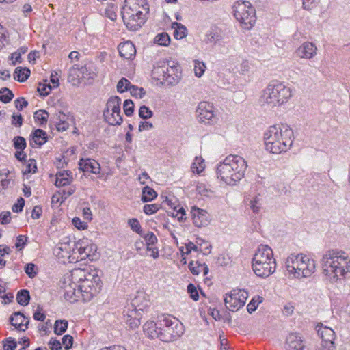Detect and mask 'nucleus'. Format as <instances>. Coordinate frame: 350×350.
I'll use <instances>...</instances> for the list:
<instances>
[{
	"instance_id": "obj_1",
	"label": "nucleus",
	"mask_w": 350,
	"mask_h": 350,
	"mask_svg": "<svg viewBox=\"0 0 350 350\" xmlns=\"http://www.w3.org/2000/svg\"><path fill=\"white\" fill-rule=\"evenodd\" d=\"M323 273L331 282H337L350 272V258L342 251L329 250L321 259Z\"/></svg>"
},
{
	"instance_id": "obj_2",
	"label": "nucleus",
	"mask_w": 350,
	"mask_h": 350,
	"mask_svg": "<svg viewBox=\"0 0 350 350\" xmlns=\"http://www.w3.org/2000/svg\"><path fill=\"white\" fill-rule=\"evenodd\" d=\"M293 131L286 124L269 126L264 133L265 148L273 154L286 152L293 142Z\"/></svg>"
},
{
	"instance_id": "obj_3",
	"label": "nucleus",
	"mask_w": 350,
	"mask_h": 350,
	"mask_svg": "<svg viewBox=\"0 0 350 350\" xmlns=\"http://www.w3.org/2000/svg\"><path fill=\"white\" fill-rule=\"evenodd\" d=\"M247 163L238 155H230L217 168V178L229 185H234L244 176Z\"/></svg>"
},
{
	"instance_id": "obj_4",
	"label": "nucleus",
	"mask_w": 350,
	"mask_h": 350,
	"mask_svg": "<svg viewBox=\"0 0 350 350\" xmlns=\"http://www.w3.org/2000/svg\"><path fill=\"white\" fill-rule=\"evenodd\" d=\"M293 96L292 89L279 81H271L261 92L259 102L262 106L279 107Z\"/></svg>"
},
{
	"instance_id": "obj_5",
	"label": "nucleus",
	"mask_w": 350,
	"mask_h": 350,
	"mask_svg": "<svg viewBox=\"0 0 350 350\" xmlns=\"http://www.w3.org/2000/svg\"><path fill=\"white\" fill-rule=\"evenodd\" d=\"M149 8L146 0H125L122 18L127 29L138 30L146 21V14Z\"/></svg>"
},
{
	"instance_id": "obj_6",
	"label": "nucleus",
	"mask_w": 350,
	"mask_h": 350,
	"mask_svg": "<svg viewBox=\"0 0 350 350\" xmlns=\"http://www.w3.org/2000/svg\"><path fill=\"white\" fill-rule=\"evenodd\" d=\"M70 276L79 283L77 293L84 301H90L101 289V280L96 271L90 272L76 269L71 272Z\"/></svg>"
},
{
	"instance_id": "obj_7",
	"label": "nucleus",
	"mask_w": 350,
	"mask_h": 350,
	"mask_svg": "<svg viewBox=\"0 0 350 350\" xmlns=\"http://www.w3.org/2000/svg\"><path fill=\"white\" fill-rule=\"evenodd\" d=\"M286 275L291 278H304L311 276L315 271L313 259L303 254H291L285 260Z\"/></svg>"
},
{
	"instance_id": "obj_8",
	"label": "nucleus",
	"mask_w": 350,
	"mask_h": 350,
	"mask_svg": "<svg viewBox=\"0 0 350 350\" xmlns=\"http://www.w3.org/2000/svg\"><path fill=\"white\" fill-rule=\"evenodd\" d=\"M252 269L260 278H267L276 269V260L272 249L267 245L258 246L252 258Z\"/></svg>"
},
{
	"instance_id": "obj_9",
	"label": "nucleus",
	"mask_w": 350,
	"mask_h": 350,
	"mask_svg": "<svg viewBox=\"0 0 350 350\" xmlns=\"http://www.w3.org/2000/svg\"><path fill=\"white\" fill-rule=\"evenodd\" d=\"M159 339L165 342L176 340L184 333V327L178 319L170 315H161L158 320Z\"/></svg>"
},
{
	"instance_id": "obj_10",
	"label": "nucleus",
	"mask_w": 350,
	"mask_h": 350,
	"mask_svg": "<svg viewBox=\"0 0 350 350\" xmlns=\"http://www.w3.org/2000/svg\"><path fill=\"white\" fill-rule=\"evenodd\" d=\"M235 18L245 29H250L256 23L255 9L248 1L237 2L232 7Z\"/></svg>"
},
{
	"instance_id": "obj_11",
	"label": "nucleus",
	"mask_w": 350,
	"mask_h": 350,
	"mask_svg": "<svg viewBox=\"0 0 350 350\" xmlns=\"http://www.w3.org/2000/svg\"><path fill=\"white\" fill-rule=\"evenodd\" d=\"M97 247L87 239H80L74 243L73 252L77 251L81 255V259L89 258L94 260Z\"/></svg>"
},
{
	"instance_id": "obj_12",
	"label": "nucleus",
	"mask_w": 350,
	"mask_h": 350,
	"mask_svg": "<svg viewBox=\"0 0 350 350\" xmlns=\"http://www.w3.org/2000/svg\"><path fill=\"white\" fill-rule=\"evenodd\" d=\"M196 113L198 121L205 124L212 122L215 117L213 107L207 102H200L197 107Z\"/></svg>"
},
{
	"instance_id": "obj_13",
	"label": "nucleus",
	"mask_w": 350,
	"mask_h": 350,
	"mask_svg": "<svg viewBox=\"0 0 350 350\" xmlns=\"http://www.w3.org/2000/svg\"><path fill=\"white\" fill-rule=\"evenodd\" d=\"M75 280H72L71 276L64 278L62 288L64 289V298L70 302H74L77 300L81 294L77 293L78 284Z\"/></svg>"
},
{
	"instance_id": "obj_14",
	"label": "nucleus",
	"mask_w": 350,
	"mask_h": 350,
	"mask_svg": "<svg viewBox=\"0 0 350 350\" xmlns=\"http://www.w3.org/2000/svg\"><path fill=\"white\" fill-rule=\"evenodd\" d=\"M168 72L166 77V83L175 85L181 79V67L178 64L167 62Z\"/></svg>"
},
{
	"instance_id": "obj_15",
	"label": "nucleus",
	"mask_w": 350,
	"mask_h": 350,
	"mask_svg": "<svg viewBox=\"0 0 350 350\" xmlns=\"http://www.w3.org/2000/svg\"><path fill=\"white\" fill-rule=\"evenodd\" d=\"M317 51L314 44L305 42L296 50V54L300 58L310 59L317 55Z\"/></svg>"
},
{
	"instance_id": "obj_16",
	"label": "nucleus",
	"mask_w": 350,
	"mask_h": 350,
	"mask_svg": "<svg viewBox=\"0 0 350 350\" xmlns=\"http://www.w3.org/2000/svg\"><path fill=\"white\" fill-rule=\"evenodd\" d=\"M167 72V62H158L152 70V77L154 80L160 81L161 83L165 84Z\"/></svg>"
},
{
	"instance_id": "obj_17",
	"label": "nucleus",
	"mask_w": 350,
	"mask_h": 350,
	"mask_svg": "<svg viewBox=\"0 0 350 350\" xmlns=\"http://www.w3.org/2000/svg\"><path fill=\"white\" fill-rule=\"evenodd\" d=\"M287 350H307L299 334L291 333L286 338Z\"/></svg>"
},
{
	"instance_id": "obj_18",
	"label": "nucleus",
	"mask_w": 350,
	"mask_h": 350,
	"mask_svg": "<svg viewBox=\"0 0 350 350\" xmlns=\"http://www.w3.org/2000/svg\"><path fill=\"white\" fill-rule=\"evenodd\" d=\"M10 322L16 329L25 332L28 328L29 321L21 312H16L10 317Z\"/></svg>"
},
{
	"instance_id": "obj_19",
	"label": "nucleus",
	"mask_w": 350,
	"mask_h": 350,
	"mask_svg": "<svg viewBox=\"0 0 350 350\" xmlns=\"http://www.w3.org/2000/svg\"><path fill=\"white\" fill-rule=\"evenodd\" d=\"M193 221L196 227L201 228L208 224V213L200 208H194L192 210Z\"/></svg>"
},
{
	"instance_id": "obj_20",
	"label": "nucleus",
	"mask_w": 350,
	"mask_h": 350,
	"mask_svg": "<svg viewBox=\"0 0 350 350\" xmlns=\"http://www.w3.org/2000/svg\"><path fill=\"white\" fill-rule=\"evenodd\" d=\"M79 169L83 172H91L95 174L100 173L99 163L94 159H81L79 162Z\"/></svg>"
},
{
	"instance_id": "obj_21",
	"label": "nucleus",
	"mask_w": 350,
	"mask_h": 350,
	"mask_svg": "<svg viewBox=\"0 0 350 350\" xmlns=\"http://www.w3.org/2000/svg\"><path fill=\"white\" fill-rule=\"evenodd\" d=\"M118 51L120 55L126 59H132L136 54L135 47L131 41L120 44Z\"/></svg>"
},
{
	"instance_id": "obj_22",
	"label": "nucleus",
	"mask_w": 350,
	"mask_h": 350,
	"mask_svg": "<svg viewBox=\"0 0 350 350\" xmlns=\"http://www.w3.org/2000/svg\"><path fill=\"white\" fill-rule=\"evenodd\" d=\"M317 332L322 338L323 342L325 345L334 346V341L335 340V332L334 331L328 327L321 326Z\"/></svg>"
},
{
	"instance_id": "obj_23",
	"label": "nucleus",
	"mask_w": 350,
	"mask_h": 350,
	"mask_svg": "<svg viewBox=\"0 0 350 350\" xmlns=\"http://www.w3.org/2000/svg\"><path fill=\"white\" fill-rule=\"evenodd\" d=\"M224 302L226 307L230 311H237L241 308L234 290L226 295Z\"/></svg>"
},
{
	"instance_id": "obj_24",
	"label": "nucleus",
	"mask_w": 350,
	"mask_h": 350,
	"mask_svg": "<svg viewBox=\"0 0 350 350\" xmlns=\"http://www.w3.org/2000/svg\"><path fill=\"white\" fill-rule=\"evenodd\" d=\"M73 247L70 246V243L64 242L59 243L54 249V253L61 258H70V252Z\"/></svg>"
},
{
	"instance_id": "obj_25",
	"label": "nucleus",
	"mask_w": 350,
	"mask_h": 350,
	"mask_svg": "<svg viewBox=\"0 0 350 350\" xmlns=\"http://www.w3.org/2000/svg\"><path fill=\"white\" fill-rule=\"evenodd\" d=\"M103 117L105 120L110 125H120L122 122V118L118 113H113L109 110L103 111Z\"/></svg>"
},
{
	"instance_id": "obj_26",
	"label": "nucleus",
	"mask_w": 350,
	"mask_h": 350,
	"mask_svg": "<svg viewBox=\"0 0 350 350\" xmlns=\"http://www.w3.org/2000/svg\"><path fill=\"white\" fill-rule=\"evenodd\" d=\"M144 331L147 336L151 338H159V329L158 328V321H147L144 325Z\"/></svg>"
},
{
	"instance_id": "obj_27",
	"label": "nucleus",
	"mask_w": 350,
	"mask_h": 350,
	"mask_svg": "<svg viewBox=\"0 0 350 350\" xmlns=\"http://www.w3.org/2000/svg\"><path fill=\"white\" fill-rule=\"evenodd\" d=\"M120 105L121 99L117 96H111L108 99L104 110H109L111 112L120 114Z\"/></svg>"
},
{
	"instance_id": "obj_28",
	"label": "nucleus",
	"mask_w": 350,
	"mask_h": 350,
	"mask_svg": "<svg viewBox=\"0 0 350 350\" xmlns=\"http://www.w3.org/2000/svg\"><path fill=\"white\" fill-rule=\"evenodd\" d=\"M32 140L38 146L43 145L47 141V133L42 129H36L31 135Z\"/></svg>"
},
{
	"instance_id": "obj_29",
	"label": "nucleus",
	"mask_w": 350,
	"mask_h": 350,
	"mask_svg": "<svg viewBox=\"0 0 350 350\" xmlns=\"http://www.w3.org/2000/svg\"><path fill=\"white\" fill-rule=\"evenodd\" d=\"M250 209L254 213H259L262 208V198L260 194L256 195L249 203Z\"/></svg>"
},
{
	"instance_id": "obj_30",
	"label": "nucleus",
	"mask_w": 350,
	"mask_h": 350,
	"mask_svg": "<svg viewBox=\"0 0 350 350\" xmlns=\"http://www.w3.org/2000/svg\"><path fill=\"white\" fill-rule=\"evenodd\" d=\"M71 173L66 172V174L64 173H59L57 174V178L55 180V186L64 187L70 184L72 180V177L70 175Z\"/></svg>"
},
{
	"instance_id": "obj_31",
	"label": "nucleus",
	"mask_w": 350,
	"mask_h": 350,
	"mask_svg": "<svg viewBox=\"0 0 350 350\" xmlns=\"http://www.w3.org/2000/svg\"><path fill=\"white\" fill-rule=\"evenodd\" d=\"M30 72V70L26 67H17L15 69L14 79L19 82H24L29 77Z\"/></svg>"
},
{
	"instance_id": "obj_32",
	"label": "nucleus",
	"mask_w": 350,
	"mask_h": 350,
	"mask_svg": "<svg viewBox=\"0 0 350 350\" xmlns=\"http://www.w3.org/2000/svg\"><path fill=\"white\" fill-rule=\"evenodd\" d=\"M157 196V192L151 187L146 186L142 189V201L148 202L153 200Z\"/></svg>"
},
{
	"instance_id": "obj_33",
	"label": "nucleus",
	"mask_w": 350,
	"mask_h": 350,
	"mask_svg": "<svg viewBox=\"0 0 350 350\" xmlns=\"http://www.w3.org/2000/svg\"><path fill=\"white\" fill-rule=\"evenodd\" d=\"M66 115L61 112L57 114L55 125L59 131H64L68 129L69 124L66 121Z\"/></svg>"
},
{
	"instance_id": "obj_34",
	"label": "nucleus",
	"mask_w": 350,
	"mask_h": 350,
	"mask_svg": "<svg viewBox=\"0 0 350 350\" xmlns=\"http://www.w3.org/2000/svg\"><path fill=\"white\" fill-rule=\"evenodd\" d=\"M172 27L175 29L174 31V36L176 39H182L187 36V29L181 23H178L176 22L173 23L172 25Z\"/></svg>"
},
{
	"instance_id": "obj_35",
	"label": "nucleus",
	"mask_w": 350,
	"mask_h": 350,
	"mask_svg": "<svg viewBox=\"0 0 350 350\" xmlns=\"http://www.w3.org/2000/svg\"><path fill=\"white\" fill-rule=\"evenodd\" d=\"M205 166L204 160L201 157H196L191 169L193 173L199 174L204 171Z\"/></svg>"
},
{
	"instance_id": "obj_36",
	"label": "nucleus",
	"mask_w": 350,
	"mask_h": 350,
	"mask_svg": "<svg viewBox=\"0 0 350 350\" xmlns=\"http://www.w3.org/2000/svg\"><path fill=\"white\" fill-rule=\"evenodd\" d=\"M29 299L30 295L27 290L23 289L18 292L16 295V300L20 305L23 306H27L29 302Z\"/></svg>"
},
{
	"instance_id": "obj_37",
	"label": "nucleus",
	"mask_w": 350,
	"mask_h": 350,
	"mask_svg": "<svg viewBox=\"0 0 350 350\" xmlns=\"http://www.w3.org/2000/svg\"><path fill=\"white\" fill-rule=\"evenodd\" d=\"M221 40V36L220 34L214 30H211L207 32L204 41L207 44H215L217 42H219Z\"/></svg>"
},
{
	"instance_id": "obj_38",
	"label": "nucleus",
	"mask_w": 350,
	"mask_h": 350,
	"mask_svg": "<svg viewBox=\"0 0 350 350\" xmlns=\"http://www.w3.org/2000/svg\"><path fill=\"white\" fill-rule=\"evenodd\" d=\"M68 328V321L66 320H57L54 324V332L57 335L64 334Z\"/></svg>"
},
{
	"instance_id": "obj_39",
	"label": "nucleus",
	"mask_w": 350,
	"mask_h": 350,
	"mask_svg": "<svg viewBox=\"0 0 350 350\" xmlns=\"http://www.w3.org/2000/svg\"><path fill=\"white\" fill-rule=\"evenodd\" d=\"M35 121L39 122L40 125L46 124L49 118V113L45 110H38L33 115Z\"/></svg>"
},
{
	"instance_id": "obj_40",
	"label": "nucleus",
	"mask_w": 350,
	"mask_h": 350,
	"mask_svg": "<svg viewBox=\"0 0 350 350\" xmlns=\"http://www.w3.org/2000/svg\"><path fill=\"white\" fill-rule=\"evenodd\" d=\"M14 98L12 92L7 88H3L0 90V100L3 103H10Z\"/></svg>"
},
{
	"instance_id": "obj_41",
	"label": "nucleus",
	"mask_w": 350,
	"mask_h": 350,
	"mask_svg": "<svg viewBox=\"0 0 350 350\" xmlns=\"http://www.w3.org/2000/svg\"><path fill=\"white\" fill-rule=\"evenodd\" d=\"M132 86L131 82L126 78H122L117 84V91L120 93H123L128 90L130 91V88Z\"/></svg>"
},
{
	"instance_id": "obj_42",
	"label": "nucleus",
	"mask_w": 350,
	"mask_h": 350,
	"mask_svg": "<svg viewBox=\"0 0 350 350\" xmlns=\"http://www.w3.org/2000/svg\"><path fill=\"white\" fill-rule=\"evenodd\" d=\"M154 42L161 46H167L170 42V38L167 33H161L154 38Z\"/></svg>"
},
{
	"instance_id": "obj_43",
	"label": "nucleus",
	"mask_w": 350,
	"mask_h": 350,
	"mask_svg": "<svg viewBox=\"0 0 350 350\" xmlns=\"http://www.w3.org/2000/svg\"><path fill=\"white\" fill-rule=\"evenodd\" d=\"M206 68L203 62L197 59L194 61V73L197 77H201L204 75Z\"/></svg>"
},
{
	"instance_id": "obj_44",
	"label": "nucleus",
	"mask_w": 350,
	"mask_h": 350,
	"mask_svg": "<svg viewBox=\"0 0 350 350\" xmlns=\"http://www.w3.org/2000/svg\"><path fill=\"white\" fill-rule=\"evenodd\" d=\"M234 291L237 295V297L238 299V301H239V304H241V306L243 307L245 305V301L248 297L247 292L243 289H238Z\"/></svg>"
},
{
	"instance_id": "obj_45",
	"label": "nucleus",
	"mask_w": 350,
	"mask_h": 350,
	"mask_svg": "<svg viewBox=\"0 0 350 350\" xmlns=\"http://www.w3.org/2000/svg\"><path fill=\"white\" fill-rule=\"evenodd\" d=\"M14 147L16 150H23L26 148L25 139L21 136H16L13 139Z\"/></svg>"
},
{
	"instance_id": "obj_46",
	"label": "nucleus",
	"mask_w": 350,
	"mask_h": 350,
	"mask_svg": "<svg viewBox=\"0 0 350 350\" xmlns=\"http://www.w3.org/2000/svg\"><path fill=\"white\" fill-rule=\"evenodd\" d=\"M128 224L130 226L131 228L139 235L142 234V230L141 229V225L139 221L135 218L129 219L128 220Z\"/></svg>"
},
{
	"instance_id": "obj_47",
	"label": "nucleus",
	"mask_w": 350,
	"mask_h": 350,
	"mask_svg": "<svg viewBox=\"0 0 350 350\" xmlns=\"http://www.w3.org/2000/svg\"><path fill=\"white\" fill-rule=\"evenodd\" d=\"M17 347V342L12 337L7 338L3 341V350H15Z\"/></svg>"
},
{
	"instance_id": "obj_48",
	"label": "nucleus",
	"mask_w": 350,
	"mask_h": 350,
	"mask_svg": "<svg viewBox=\"0 0 350 350\" xmlns=\"http://www.w3.org/2000/svg\"><path fill=\"white\" fill-rule=\"evenodd\" d=\"M123 109L126 116H131L134 111V103L133 101L130 99L126 100L123 104Z\"/></svg>"
},
{
	"instance_id": "obj_49",
	"label": "nucleus",
	"mask_w": 350,
	"mask_h": 350,
	"mask_svg": "<svg viewBox=\"0 0 350 350\" xmlns=\"http://www.w3.org/2000/svg\"><path fill=\"white\" fill-rule=\"evenodd\" d=\"M153 116L152 111L146 106L142 105L139 109V116L142 119H149Z\"/></svg>"
},
{
	"instance_id": "obj_50",
	"label": "nucleus",
	"mask_w": 350,
	"mask_h": 350,
	"mask_svg": "<svg viewBox=\"0 0 350 350\" xmlns=\"http://www.w3.org/2000/svg\"><path fill=\"white\" fill-rule=\"evenodd\" d=\"M130 92L132 96L142 98L145 94L146 91L142 88H138L135 85H133L130 88Z\"/></svg>"
},
{
	"instance_id": "obj_51",
	"label": "nucleus",
	"mask_w": 350,
	"mask_h": 350,
	"mask_svg": "<svg viewBox=\"0 0 350 350\" xmlns=\"http://www.w3.org/2000/svg\"><path fill=\"white\" fill-rule=\"evenodd\" d=\"M160 208V206L157 204H146L144 206V212L146 215H152L157 212Z\"/></svg>"
},
{
	"instance_id": "obj_52",
	"label": "nucleus",
	"mask_w": 350,
	"mask_h": 350,
	"mask_svg": "<svg viewBox=\"0 0 350 350\" xmlns=\"http://www.w3.org/2000/svg\"><path fill=\"white\" fill-rule=\"evenodd\" d=\"M52 89V86L50 84L46 83H39L38 87V92L40 95L45 96H47Z\"/></svg>"
},
{
	"instance_id": "obj_53",
	"label": "nucleus",
	"mask_w": 350,
	"mask_h": 350,
	"mask_svg": "<svg viewBox=\"0 0 350 350\" xmlns=\"http://www.w3.org/2000/svg\"><path fill=\"white\" fill-rule=\"evenodd\" d=\"M28 237L25 235H19L16 238V241L15 243L16 248L20 251L22 250L24 246L26 245Z\"/></svg>"
},
{
	"instance_id": "obj_54",
	"label": "nucleus",
	"mask_w": 350,
	"mask_h": 350,
	"mask_svg": "<svg viewBox=\"0 0 350 350\" xmlns=\"http://www.w3.org/2000/svg\"><path fill=\"white\" fill-rule=\"evenodd\" d=\"M187 292L190 295V297L194 300L198 301L199 299L198 292L194 284L190 283L187 286Z\"/></svg>"
},
{
	"instance_id": "obj_55",
	"label": "nucleus",
	"mask_w": 350,
	"mask_h": 350,
	"mask_svg": "<svg viewBox=\"0 0 350 350\" xmlns=\"http://www.w3.org/2000/svg\"><path fill=\"white\" fill-rule=\"evenodd\" d=\"M201 265L202 264L199 263L198 261H196V262L191 261L189 262L188 267H189L190 271L193 275H198L200 274V273H201V270H200Z\"/></svg>"
},
{
	"instance_id": "obj_56",
	"label": "nucleus",
	"mask_w": 350,
	"mask_h": 350,
	"mask_svg": "<svg viewBox=\"0 0 350 350\" xmlns=\"http://www.w3.org/2000/svg\"><path fill=\"white\" fill-rule=\"evenodd\" d=\"M339 315L341 319L350 317V301L341 308Z\"/></svg>"
},
{
	"instance_id": "obj_57",
	"label": "nucleus",
	"mask_w": 350,
	"mask_h": 350,
	"mask_svg": "<svg viewBox=\"0 0 350 350\" xmlns=\"http://www.w3.org/2000/svg\"><path fill=\"white\" fill-rule=\"evenodd\" d=\"M25 205V200L21 197L18 199L17 202L15 203L12 208L14 213H20L23 211Z\"/></svg>"
},
{
	"instance_id": "obj_58",
	"label": "nucleus",
	"mask_w": 350,
	"mask_h": 350,
	"mask_svg": "<svg viewBox=\"0 0 350 350\" xmlns=\"http://www.w3.org/2000/svg\"><path fill=\"white\" fill-rule=\"evenodd\" d=\"M62 344L66 350L70 349L73 344V337L68 334L64 336L62 338Z\"/></svg>"
},
{
	"instance_id": "obj_59",
	"label": "nucleus",
	"mask_w": 350,
	"mask_h": 350,
	"mask_svg": "<svg viewBox=\"0 0 350 350\" xmlns=\"http://www.w3.org/2000/svg\"><path fill=\"white\" fill-rule=\"evenodd\" d=\"M37 169L36 162L34 159H29L26 166L24 174L34 173Z\"/></svg>"
},
{
	"instance_id": "obj_60",
	"label": "nucleus",
	"mask_w": 350,
	"mask_h": 350,
	"mask_svg": "<svg viewBox=\"0 0 350 350\" xmlns=\"http://www.w3.org/2000/svg\"><path fill=\"white\" fill-rule=\"evenodd\" d=\"M145 241L146 242V244L148 245H154L157 242V238L155 236V234L152 232H148L145 236H144Z\"/></svg>"
},
{
	"instance_id": "obj_61",
	"label": "nucleus",
	"mask_w": 350,
	"mask_h": 350,
	"mask_svg": "<svg viewBox=\"0 0 350 350\" xmlns=\"http://www.w3.org/2000/svg\"><path fill=\"white\" fill-rule=\"evenodd\" d=\"M34 269L35 265L33 263H28L25 267V271L30 278H34L37 274Z\"/></svg>"
},
{
	"instance_id": "obj_62",
	"label": "nucleus",
	"mask_w": 350,
	"mask_h": 350,
	"mask_svg": "<svg viewBox=\"0 0 350 350\" xmlns=\"http://www.w3.org/2000/svg\"><path fill=\"white\" fill-rule=\"evenodd\" d=\"M11 221V213L10 211L2 212L0 214V224H8Z\"/></svg>"
},
{
	"instance_id": "obj_63",
	"label": "nucleus",
	"mask_w": 350,
	"mask_h": 350,
	"mask_svg": "<svg viewBox=\"0 0 350 350\" xmlns=\"http://www.w3.org/2000/svg\"><path fill=\"white\" fill-rule=\"evenodd\" d=\"M73 225L79 230H84L88 228L86 222L82 221L79 217H75L72 219Z\"/></svg>"
},
{
	"instance_id": "obj_64",
	"label": "nucleus",
	"mask_w": 350,
	"mask_h": 350,
	"mask_svg": "<svg viewBox=\"0 0 350 350\" xmlns=\"http://www.w3.org/2000/svg\"><path fill=\"white\" fill-rule=\"evenodd\" d=\"M49 345L51 350H61L62 345L56 338H51L49 342Z\"/></svg>"
}]
</instances>
